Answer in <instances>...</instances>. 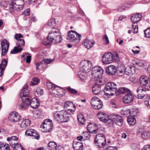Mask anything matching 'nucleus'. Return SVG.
Masks as SVG:
<instances>
[{
    "label": "nucleus",
    "instance_id": "f257e3e1",
    "mask_svg": "<svg viewBox=\"0 0 150 150\" xmlns=\"http://www.w3.org/2000/svg\"><path fill=\"white\" fill-rule=\"evenodd\" d=\"M62 40V38L58 30L53 27L52 30L49 33L47 40L43 41L42 43L45 45H49L51 43L56 44L61 42Z\"/></svg>",
    "mask_w": 150,
    "mask_h": 150
},
{
    "label": "nucleus",
    "instance_id": "f03ea898",
    "mask_svg": "<svg viewBox=\"0 0 150 150\" xmlns=\"http://www.w3.org/2000/svg\"><path fill=\"white\" fill-rule=\"evenodd\" d=\"M102 59L103 63L105 64L118 61L119 60V55L117 52H115L113 53L109 52L105 53L103 56Z\"/></svg>",
    "mask_w": 150,
    "mask_h": 150
},
{
    "label": "nucleus",
    "instance_id": "7ed1b4c3",
    "mask_svg": "<svg viewBox=\"0 0 150 150\" xmlns=\"http://www.w3.org/2000/svg\"><path fill=\"white\" fill-rule=\"evenodd\" d=\"M70 114L65 110L57 112L54 114V119L59 123L67 122L69 119Z\"/></svg>",
    "mask_w": 150,
    "mask_h": 150
},
{
    "label": "nucleus",
    "instance_id": "20e7f679",
    "mask_svg": "<svg viewBox=\"0 0 150 150\" xmlns=\"http://www.w3.org/2000/svg\"><path fill=\"white\" fill-rule=\"evenodd\" d=\"M142 15L139 13L133 14L131 16V20L133 23L132 29L133 30V33H136L138 32L137 23L139 22L142 18Z\"/></svg>",
    "mask_w": 150,
    "mask_h": 150
},
{
    "label": "nucleus",
    "instance_id": "39448f33",
    "mask_svg": "<svg viewBox=\"0 0 150 150\" xmlns=\"http://www.w3.org/2000/svg\"><path fill=\"white\" fill-rule=\"evenodd\" d=\"M53 127L52 121L49 119L45 120L40 125L42 130L45 133L50 132L52 129Z\"/></svg>",
    "mask_w": 150,
    "mask_h": 150
},
{
    "label": "nucleus",
    "instance_id": "423d86ee",
    "mask_svg": "<svg viewBox=\"0 0 150 150\" xmlns=\"http://www.w3.org/2000/svg\"><path fill=\"white\" fill-rule=\"evenodd\" d=\"M94 143L98 148L103 147L106 144V139L103 134H98L95 137Z\"/></svg>",
    "mask_w": 150,
    "mask_h": 150
},
{
    "label": "nucleus",
    "instance_id": "0eeeda50",
    "mask_svg": "<svg viewBox=\"0 0 150 150\" xmlns=\"http://www.w3.org/2000/svg\"><path fill=\"white\" fill-rule=\"evenodd\" d=\"M23 0H15L10 4V7L13 9L18 11L22 9L23 6Z\"/></svg>",
    "mask_w": 150,
    "mask_h": 150
},
{
    "label": "nucleus",
    "instance_id": "6e6552de",
    "mask_svg": "<svg viewBox=\"0 0 150 150\" xmlns=\"http://www.w3.org/2000/svg\"><path fill=\"white\" fill-rule=\"evenodd\" d=\"M17 46L15 47L14 49L11 51L12 54H16L21 52L23 50V48L21 47L25 45V42L23 39H20L17 41Z\"/></svg>",
    "mask_w": 150,
    "mask_h": 150
},
{
    "label": "nucleus",
    "instance_id": "1a4fd4ad",
    "mask_svg": "<svg viewBox=\"0 0 150 150\" xmlns=\"http://www.w3.org/2000/svg\"><path fill=\"white\" fill-rule=\"evenodd\" d=\"M91 104L94 108L97 110L100 109L103 107L102 102L96 97H93L91 99Z\"/></svg>",
    "mask_w": 150,
    "mask_h": 150
},
{
    "label": "nucleus",
    "instance_id": "9d476101",
    "mask_svg": "<svg viewBox=\"0 0 150 150\" xmlns=\"http://www.w3.org/2000/svg\"><path fill=\"white\" fill-rule=\"evenodd\" d=\"M81 67L80 69L82 71H84L85 72H89L92 67V64L91 62L89 61L84 60L81 62Z\"/></svg>",
    "mask_w": 150,
    "mask_h": 150
},
{
    "label": "nucleus",
    "instance_id": "9b49d317",
    "mask_svg": "<svg viewBox=\"0 0 150 150\" xmlns=\"http://www.w3.org/2000/svg\"><path fill=\"white\" fill-rule=\"evenodd\" d=\"M111 123L110 125H112L113 122L116 123L118 126H122L123 124V119L122 117L119 115L113 114L112 115Z\"/></svg>",
    "mask_w": 150,
    "mask_h": 150
},
{
    "label": "nucleus",
    "instance_id": "f8f14e48",
    "mask_svg": "<svg viewBox=\"0 0 150 150\" xmlns=\"http://www.w3.org/2000/svg\"><path fill=\"white\" fill-rule=\"evenodd\" d=\"M103 70L99 66L95 67L92 71V75L95 78L102 77L103 74Z\"/></svg>",
    "mask_w": 150,
    "mask_h": 150
},
{
    "label": "nucleus",
    "instance_id": "ddd939ff",
    "mask_svg": "<svg viewBox=\"0 0 150 150\" xmlns=\"http://www.w3.org/2000/svg\"><path fill=\"white\" fill-rule=\"evenodd\" d=\"M77 37L80 38L81 35L74 31L71 30L68 33L67 39L70 41H74L76 40H78L79 41V38L77 40Z\"/></svg>",
    "mask_w": 150,
    "mask_h": 150
},
{
    "label": "nucleus",
    "instance_id": "4468645a",
    "mask_svg": "<svg viewBox=\"0 0 150 150\" xmlns=\"http://www.w3.org/2000/svg\"><path fill=\"white\" fill-rule=\"evenodd\" d=\"M139 82L141 85L145 87V89L146 91L150 90V85L148 82V78L146 76H141L139 79Z\"/></svg>",
    "mask_w": 150,
    "mask_h": 150
},
{
    "label": "nucleus",
    "instance_id": "2eb2a0df",
    "mask_svg": "<svg viewBox=\"0 0 150 150\" xmlns=\"http://www.w3.org/2000/svg\"><path fill=\"white\" fill-rule=\"evenodd\" d=\"M97 115L100 121L105 123L108 122V124L110 125L109 123L111 122V120L110 119L108 115L102 112H99L97 114Z\"/></svg>",
    "mask_w": 150,
    "mask_h": 150
},
{
    "label": "nucleus",
    "instance_id": "dca6fc26",
    "mask_svg": "<svg viewBox=\"0 0 150 150\" xmlns=\"http://www.w3.org/2000/svg\"><path fill=\"white\" fill-rule=\"evenodd\" d=\"M53 90L51 91V94L57 97H61L64 94L63 90L57 86L52 87Z\"/></svg>",
    "mask_w": 150,
    "mask_h": 150
},
{
    "label": "nucleus",
    "instance_id": "f3484780",
    "mask_svg": "<svg viewBox=\"0 0 150 150\" xmlns=\"http://www.w3.org/2000/svg\"><path fill=\"white\" fill-rule=\"evenodd\" d=\"M64 108L67 109V112L70 114L73 113L75 110L76 106L74 103L70 101H67L64 105Z\"/></svg>",
    "mask_w": 150,
    "mask_h": 150
},
{
    "label": "nucleus",
    "instance_id": "a211bd4d",
    "mask_svg": "<svg viewBox=\"0 0 150 150\" xmlns=\"http://www.w3.org/2000/svg\"><path fill=\"white\" fill-rule=\"evenodd\" d=\"M21 117L16 112H12L9 114V120L13 122H17L19 121Z\"/></svg>",
    "mask_w": 150,
    "mask_h": 150
},
{
    "label": "nucleus",
    "instance_id": "6ab92c4d",
    "mask_svg": "<svg viewBox=\"0 0 150 150\" xmlns=\"http://www.w3.org/2000/svg\"><path fill=\"white\" fill-rule=\"evenodd\" d=\"M146 90L145 88L142 87H139L137 88L136 91L137 98L140 99L143 98L146 94Z\"/></svg>",
    "mask_w": 150,
    "mask_h": 150
},
{
    "label": "nucleus",
    "instance_id": "aec40b11",
    "mask_svg": "<svg viewBox=\"0 0 150 150\" xmlns=\"http://www.w3.org/2000/svg\"><path fill=\"white\" fill-rule=\"evenodd\" d=\"M133 98V95L131 93H128L124 96L123 101L125 103H129L132 102Z\"/></svg>",
    "mask_w": 150,
    "mask_h": 150
},
{
    "label": "nucleus",
    "instance_id": "412c9836",
    "mask_svg": "<svg viewBox=\"0 0 150 150\" xmlns=\"http://www.w3.org/2000/svg\"><path fill=\"white\" fill-rule=\"evenodd\" d=\"M106 85L108 86V87H110L112 88V93H106V94L107 95H109L110 96H113L115 93L116 92L117 87L115 83L113 82H109Z\"/></svg>",
    "mask_w": 150,
    "mask_h": 150
},
{
    "label": "nucleus",
    "instance_id": "4be33fe9",
    "mask_svg": "<svg viewBox=\"0 0 150 150\" xmlns=\"http://www.w3.org/2000/svg\"><path fill=\"white\" fill-rule=\"evenodd\" d=\"M117 71V68L116 67L113 65L108 66L106 69V71L108 75H113L115 74Z\"/></svg>",
    "mask_w": 150,
    "mask_h": 150
},
{
    "label": "nucleus",
    "instance_id": "5701e85b",
    "mask_svg": "<svg viewBox=\"0 0 150 150\" xmlns=\"http://www.w3.org/2000/svg\"><path fill=\"white\" fill-rule=\"evenodd\" d=\"M21 98V100L23 101L25 100H28L30 101V99L29 98L30 96L29 91L26 89L22 92L20 94Z\"/></svg>",
    "mask_w": 150,
    "mask_h": 150
},
{
    "label": "nucleus",
    "instance_id": "b1692460",
    "mask_svg": "<svg viewBox=\"0 0 150 150\" xmlns=\"http://www.w3.org/2000/svg\"><path fill=\"white\" fill-rule=\"evenodd\" d=\"M95 44L94 42L92 40L86 39L83 43V45L88 49H89L93 47Z\"/></svg>",
    "mask_w": 150,
    "mask_h": 150
},
{
    "label": "nucleus",
    "instance_id": "393cba45",
    "mask_svg": "<svg viewBox=\"0 0 150 150\" xmlns=\"http://www.w3.org/2000/svg\"><path fill=\"white\" fill-rule=\"evenodd\" d=\"M74 150H82L83 149V144L80 142H79L74 140L72 144Z\"/></svg>",
    "mask_w": 150,
    "mask_h": 150
},
{
    "label": "nucleus",
    "instance_id": "a878e982",
    "mask_svg": "<svg viewBox=\"0 0 150 150\" xmlns=\"http://www.w3.org/2000/svg\"><path fill=\"white\" fill-rule=\"evenodd\" d=\"M135 67L133 66H128L125 70V73L127 75L133 74L135 72Z\"/></svg>",
    "mask_w": 150,
    "mask_h": 150
},
{
    "label": "nucleus",
    "instance_id": "bb28decb",
    "mask_svg": "<svg viewBox=\"0 0 150 150\" xmlns=\"http://www.w3.org/2000/svg\"><path fill=\"white\" fill-rule=\"evenodd\" d=\"M30 101L28 100L23 101L22 100L21 102L18 103V107L19 109H22L25 108L26 107L29 105Z\"/></svg>",
    "mask_w": 150,
    "mask_h": 150
},
{
    "label": "nucleus",
    "instance_id": "cd10ccee",
    "mask_svg": "<svg viewBox=\"0 0 150 150\" xmlns=\"http://www.w3.org/2000/svg\"><path fill=\"white\" fill-rule=\"evenodd\" d=\"M88 72H85L84 71H82L80 69L79 72V78L82 80V81H83L86 80L87 78V73Z\"/></svg>",
    "mask_w": 150,
    "mask_h": 150
},
{
    "label": "nucleus",
    "instance_id": "c85d7f7f",
    "mask_svg": "<svg viewBox=\"0 0 150 150\" xmlns=\"http://www.w3.org/2000/svg\"><path fill=\"white\" fill-rule=\"evenodd\" d=\"M7 63V61L6 60H3L1 64H0V77H1L3 74V71L6 67Z\"/></svg>",
    "mask_w": 150,
    "mask_h": 150
},
{
    "label": "nucleus",
    "instance_id": "c756f323",
    "mask_svg": "<svg viewBox=\"0 0 150 150\" xmlns=\"http://www.w3.org/2000/svg\"><path fill=\"white\" fill-rule=\"evenodd\" d=\"M92 91L94 94H98L101 91V86L95 84L92 87Z\"/></svg>",
    "mask_w": 150,
    "mask_h": 150
},
{
    "label": "nucleus",
    "instance_id": "7c9ffc66",
    "mask_svg": "<svg viewBox=\"0 0 150 150\" xmlns=\"http://www.w3.org/2000/svg\"><path fill=\"white\" fill-rule=\"evenodd\" d=\"M30 121L28 119L23 120L21 122L20 126L23 128H26L30 125Z\"/></svg>",
    "mask_w": 150,
    "mask_h": 150
},
{
    "label": "nucleus",
    "instance_id": "2f4dec72",
    "mask_svg": "<svg viewBox=\"0 0 150 150\" xmlns=\"http://www.w3.org/2000/svg\"><path fill=\"white\" fill-rule=\"evenodd\" d=\"M29 103L33 108L36 109L38 108V100L37 98H33Z\"/></svg>",
    "mask_w": 150,
    "mask_h": 150
},
{
    "label": "nucleus",
    "instance_id": "473e14b6",
    "mask_svg": "<svg viewBox=\"0 0 150 150\" xmlns=\"http://www.w3.org/2000/svg\"><path fill=\"white\" fill-rule=\"evenodd\" d=\"M130 91L129 90L125 88H119L117 90H116V93L117 95H118L119 94L121 93H124L125 92H129Z\"/></svg>",
    "mask_w": 150,
    "mask_h": 150
},
{
    "label": "nucleus",
    "instance_id": "72a5a7b5",
    "mask_svg": "<svg viewBox=\"0 0 150 150\" xmlns=\"http://www.w3.org/2000/svg\"><path fill=\"white\" fill-rule=\"evenodd\" d=\"M10 146L14 147L13 150H24L23 148L20 144L15 142L12 144H10Z\"/></svg>",
    "mask_w": 150,
    "mask_h": 150
},
{
    "label": "nucleus",
    "instance_id": "f704fd0d",
    "mask_svg": "<svg viewBox=\"0 0 150 150\" xmlns=\"http://www.w3.org/2000/svg\"><path fill=\"white\" fill-rule=\"evenodd\" d=\"M56 143L54 142L51 141L48 144V149L49 150H54L57 147Z\"/></svg>",
    "mask_w": 150,
    "mask_h": 150
},
{
    "label": "nucleus",
    "instance_id": "c9c22d12",
    "mask_svg": "<svg viewBox=\"0 0 150 150\" xmlns=\"http://www.w3.org/2000/svg\"><path fill=\"white\" fill-rule=\"evenodd\" d=\"M127 122L131 125H134L136 122V120L135 118L132 116L128 117L127 119Z\"/></svg>",
    "mask_w": 150,
    "mask_h": 150
},
{
    "label": "nucleus",
    "instance_id": "e433bc0d",
    "mask_svg": "<svg viewBox=\"0 0 150 150\" xmlns=\"http://www.w3.org/2000/svg\"><path fill=\"white\" fill-rule=\"evenodd\" d=\"M1 47L2 48H6L8 49L9 47V44L6 40H3L1 43Z\"/></svg>",
    "mask_w": 150,
    "mask_h": 150
},
{
    "label": "nucleus",
    "instance_id": "4c0bfd02",
    "mask_svg": "<svg viewBox=\"0 0 150 150\" xmlns=\"http://www.w3.org/2000/svg\"><path fill=\"white\" fill-rule=\"evenodd\" d=\"M77 120L81 124H83L85 122L84 117L81 114H79L78 115L77 117Z\"/></svg>",
    "mask_w": 150,
    "mask_h": 150
},
{
    "label": "nucleus",
    "instance_id": "58836bf2",
    "mask_svg": "<svg viewBox=\"0 0 150 150\" xmlns=\"http://www.w3.org/2000/svg\"><path fill=\"white\" fill-rule=\"evenodd\" d=\"M97 79L96 80V84L98 85L101 86V85L104 84L105 83L103 79L100 78H97Z\"/></svg>",
    "mask_w": 150,
    "mask_h": 150
},
{
    "label": "nucleus",
    "instance_id": "ea45409f",
    "mask_svg": "<svg viewBox=\"0 0 150 150\" xmlns=\"http://www.w3.org/2000/svg\"><path fill=\"white\" fill-rule=\"evenodd\" d=\"M92 125V124H89L87 126V129L90 132V133L93 134H96L97 133L98 129L93 130L91 128V127Z\"/></svg>",
    "mask_w": 150,
    "mask_h": 150
},
{
    "label": "nucleus",
    "instance_id": "a19ab883",
    "mask_svg": "<svg viewBox=\"0 0 150 150\" xmlns=\"http://www.w3.org/2000/svg\"><path fill=\"white\" fill-rule=\"evenodd\" d=\"M141 137L144 139H147L150 137V134L149 132H144L142 133Z\"/></svg>",
    "mask_w": 150,
    "mask_h": 150
},
{
    "label": "nucleus",
    "instance_id": "79ce46f5",
    "mask_svg": "<svg viewBox=\"0 0 150 150\" xmlns=\"http://www.w3.org/2000/svg\"><path fill=\"white\" fill-rule=\"evenodd\" d=\"M49 26L54 25L55 24V21L54 18H52L49 20L47 23Z\"/></svg>",
    "mask_w": 150,
    "mask_h": 150
},
{
    "label": "nucleus",
    "instance_id": "37998d69",
    "mask_svg": "<svg viewBox=\"0 0 150 150\" xmlns=\"http://www.w3.org/2000/svg\"><path fill=\"white\" fill-rule=\"evenodd\" d=\"M18 139L17 137L15 136H12L10 137H8L7 139V140L8 141H11L12 143L13 141H17Z\"/></svg>",
    "mask_w": 150,
    "mask_h": 150
},
{
    "label": "nucleus",
    "instance_id": "c03bdc74",
    "mask_svg": "<svg viewBox=\"0 0 150 150\" xmlns=\"http://www.w3.org/2000/svg\"><path fill=\"white\" fill-rule=\"evenodd\" d=\"M46 85L49 89H51V91L53 90V87H55L56 86L50 82H47L46 83Z\"/></svg>",
    "mask_w": 150,
    "mask_h": 150
},
{
    "label": "nucleus",
    "instance_id": "a18cd8bd",
    "mask_svg": "<svg viewBox=\"0 0 150 150\" xmlns=\"http://www.w3.org/2000/svg\"><path fill=\"white\" fill-rule=\"evenodd\" d=\"M34 131V129H28L25 131V134L26 136H31L32 132Z\"/></svg>",
    "mask_w": 150,
    "mask_h": 150
},
{
    "label": "nucleus",
    "instance_id": "49530a36",
    "mask_svg": "<svg viewBox=\"0 0 150 150\" xmlns=\"http://www.w3.org/2000/svg\"><path fill=\"white\" fill-rule=\"evenodd\" d=\"M67 90L69 92L71 93L76 94L78 93V92L77 91L74 89L71 88L70 87L67 88Z\"/></svg>",
    "mask_w": 150,
    "mask_h": 150
},
{
    "label": "nucleus",
    "instance_id": "de8ad7c7",
    "mask_svg": "<svg viewBox=\"0 0 150 150\" xmlns=\"http://www.w3.org/2000/svg\"><path fill=\"white\" fill-rule=\"evenodd\" d=\"M144 33L146 37L148 38H150V28H148L145 30Z\"/></svg>",
    "mask_w": 150,
    "mask_h": 150
},
{
    "label": "nucleus",
    "instance_id": "09e8293b",
    "mask_svg": "<svg viewBox=\"0 0 150 150\" xmlns=\"http://www.w3.org/2000/svg\"><path fill=\"white\" fill-rule=\"evenodd\" d=\"M23 36L21 33L16 34L15 35L14 38L15 39L17 40L20 39V38H23Z\"/></svg>",
    "mask_w": 150,
    "mask_h": 150
},
{
    "label": "nucleus",
    "instance_id": "8fccbe9b",
    "mask_svg": "<svg viewBox=\"0 0 150 150\" xmlns=\"http://www.w3.org/2000/svg\"><path fill=\"white\" fill-rule=\"evenodd\" d=\"M33 137V139H38V134L36 131L34 129V131L32 132L31 136Z\"/></svg>",
    "mask_w": 150,
    "mask_h": 150
},
{
    "label": "nucleus",
    "instance_id": "3c124183",
    "mask_svg": "<svg viewBox=\"0 0 150 150\" xmlns=\"http://www.w3.org/2000/svg\"><path fill=\"white\" fill-rule=\"evenodd\" d=\"M105 90L107 92L112 93V88L110 87H108V86L105 85Z\"/></svg>",
    "mask_w": 150,
    "mask_h": 150
},
{
    "label": "nucleus",
    "instance_id": "603ef678",
    "mask_svg": "<svg viewBox=\"0 0 150 150\" xmlns=\"http://www.w3.org/2000/svg\"><path fill=\"white\" fill-rule=\"evenodd\" d=\"M31 85H35L38 84V78L37 77L34 78L31 83Z\"/></svg>",
    "mask_w": 150,
    "mask_h": 150
},
{
    "label": "nucleus",
    "instance_id": "864d4df0",
    "mask_svg": "<svg viewBox=\"0 0 150 150\" xmlns=\"http://www.w3.org/2000/svg\"><path fill=\"white\" fill-rule=\"evenodd\" d=\"M103 39L105 42V44H108L109 43L108 37L106 35H105L103 36Z\"/></svg>",
    "mask_w": 150,
    "mask_h": 150
},
{
    "label": "nucleus",
    "instance_id": "5fc2aeb1",
    "mask_svg": "<svg viewBox=\"0 0 150 150\" xmlns=\"http://www.w3.org/2000/svg\"><path fill=\"white\" fill-rule=\"evenodd\" d=\"M131 6V5L129 4H124L122 8L123 10H125L130 8Z\"/></svg>",
    "mask_w": 150,
    "mask_h": 150
},
{
    "label": "nucleus",
    "instance_id": "6e6d98bb",
    "mask_svg": "<svg viewBox=\"0 0 150 150\" xmlns=\"http://www.w3.org/2000/svg\"><path fill=\"white\" fill-rule=\"evenodd\" d=\"M1 5L5 8H6L8 5L7 3L5 1H2L0 3Z\"/></svg>",
    "mask_w": 150,
    "mask_h": 150
},
{
    "label": "nucleus",
    "instance_id": "4d7b16f0",
    "mask_svg": "<svg viewBox=\"0 0 150 150\" xmlns=\"http://www.w3.org/2000/svg\"><path fill=\"white\" fill-rule=\"evenodd\" d=\"M8 50V49H7V48H2V55H5L7 53Z\"/></svg>",
    "mask_w": 150,
    "mask_h": 150
},
{
    "label": "nucleus",
    "instance_id": "13d9d810",
    "mask_svg": "<svg viewBox=\"0 0 150 150\" xmlns=\"http://www.w3.org/2000/svg\"><path fill=\"white\" fill-rule=\"evenodd\" d=\"M30 13V9L28 8L24 12V14L25 16H28Z\"/></svg>",
    "mask_w": 150,
    "mask_h": 150
},
{
    "label": "nucleus",
    "instance_id": "bf43d9fd",
    "mask_svg": "<svg viewBox=\"0 0 150 150\" xmlns=\"http://www.w3.org/2000/svg\"><path fill=\"white\" fill-rule=\"evenodd\" d=\"M142 150H150V145H147L145 146Z\"/></svg>",
    "mask_w": 150,
    "mask_h": 150
},
{
    "label": "nucleus",
    "instance_id": "052dcab7",
    "mask_svg": "<svg viewBox=\"0 0 150 150\" xmlns=\"http://www.w3.org/2000/svg\"><path fill=\"white\" fill-rule=\"evenodd\" d=\"M31 60V56L30 55L27 56L26 57V62L27 63H30Z\"/></svg>",
    "mask_w": 150,
    "mask_h": 150
},
{
    "label": "nucleus",
    "instance_id": "680f3d73",
    "mask_svg": "<svg viewBox=\"0 0 150 150\" xmlns=\"http://www.w3.org/2000/svg\"><path fill=\"white\" fill-rule=\"evenodd\" d=\"M43 93V89L41 88L38 89V95L40 96Z\"/></svg>",
    "mask_w": 150,
    "mask_h": 150
},
{
    "label": "nucleus",
    "instance_id": "e2e57ef3",
    "mask_svg": "<svg viewBox=\"0 0 150 150\" xmlns=\"http://www.w3.org/2000/svg\"><path fill=\"white\" fill-rule=\"evenodd\" d=\"M106 150H117V148L116 147L109 146L107 149Z\"/></svg>",
    "mask_w": 150,
    "mask_h": 150
},
{
    "label": "nucleus",
    "instance_id": "0e129e2a",
    "mask_svg": "<svg viewBox=\"0 0 150 150\" xmlns=\"http://www.w3.org/2000/svg\"><path fill=\"white\" fill-rule=\"evenodd\" d=\"M44 62L46 64H49L52 61L51 59H46L44 60Z\"/></svg>",
    "mask_w": 150,
    "mask_h": 150
},
{
    "label": "nucleus",
    "instance_id": "69168bd1",
    "mask_svg": "<svg viewBox=\"0 0 150 150\" xmlns=\"http://www.w3.org/2000/svg\"><path fill=\"white\" fill-rule=\"evenodd\" d=\"M134 49L132 50V51L134 54H138L140 52V50H134L135 49V48H134Z\"/></svg>",
    "mask_w": 150,
    "mask_h": 150
},
{
    "label": "nucleus",
    "instance_id": "338daca9",
    "mask_svg": "<svg viewBox=\"0 0 150 150\" xmlns=\"http://www.w3.org/2000/svg\"><path fill=\"white\" fill-rule=\"evenodd\" d=\"M83 138V137L82 136L78 137H77L76 139H75L74 140H76V141L77 140L81 141Z\"/></svg>",
    "mask_w": 150,
    "mask_h": 150
},
{
    "label": "nucleus",
    "instance_id": "774afa93",
    "mask_svg": "<svg viewBox=\"0 0 150 150\" xmlns=\"http://www.w3.org/2000/svg\"><path fill=\"white\" fill-rule=\"evenodd\" d=\"M126 137H127V135L126 134L124 133L122 134V138L125 139L126 138Z\"/></svg>",
    "mask_w": 150,
    "mask_h": 150
}]
</instances>
